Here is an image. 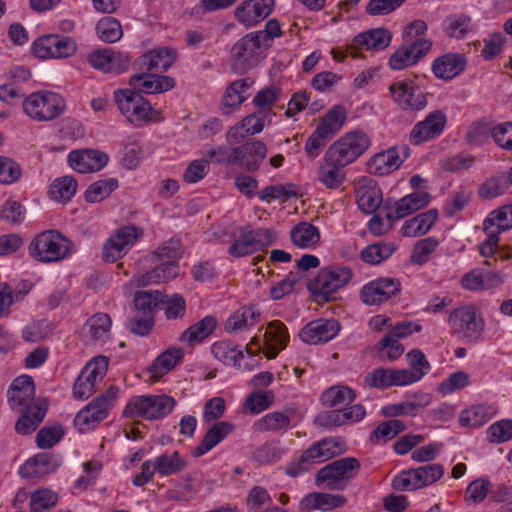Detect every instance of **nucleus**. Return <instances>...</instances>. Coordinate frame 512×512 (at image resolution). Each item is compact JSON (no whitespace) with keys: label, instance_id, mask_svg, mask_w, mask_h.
<instances>
[{"label":"nucleus","instance_id":"nucleus-1","mask_svg":"<svg viewBox=\"0 0 512 512\" xmlns=\"http://www.w3.org/2000/svg\"><path fill=\"white\" fill-rule=\"evenodd\" d=\"M8 402L11 408L21 415L15 425L17 433L27 435L34 432L46 415L44 402L35 401V385L29 375L15 378L8 390Z\"/></svg>","mask_w":512,"mask_h":512},{"label":"nucleus","instance_id":"nucleus-2","mask_svg":"<svg viewBox=\"0 0 512 512\" xmlns=\"http://www.w3.org/2000/svg\"><path fill=\"white\" fill-rule=\"evenodd\" d=\"M28 255L41 264L57 263L75 253L73 242L56 229L36 234L28 244Z\"/></svg>","mask_w":512,"mask_h":512},{"label":"nucleus","instance_id":"nucleus-3","mask_svg":"<svg viewBox=\"0 0 512 512\" xmlns=\"http://www.w3.org/2000/svg\"><path fill=\"white\" fill-rule=\"evenodd\" d=\"M114 100L125 119L135 127L161 120V113L138 92L125 88L114 91Z\"/></svg>","mask_w":512,"mask_h":512},{"label":"nucleus","instance_id":"nucleus-4","mask_svg":"<svg viewBox=\"0 0 512 512\" xmlns=\"http://www.w3.org/2000/svg\"><path fill=\"white\" fill-rule=\"evenodd\" d=\"M65 107L63 96L50 90L32 92L22 101L25 115L36 122L56 119L65 111Z\"/></svg>","mask_w":512,"mask_h":512},{"label":"nucleus","instance_id":"nucleus-5","mask_svg":"<svg viewBox=\"0 0 512 512\" xmlns=\"http://www.w3.org/2000/svg\"><path fill=\"white\" fill-rule=\"evenodd\" d=\"M483 229L486 239L479 246V253L484 258L494 256L499 246V235L512 229V205L501 206L485 218Z\"/></svg>","mask_w":512,"mask_h":512},{"label":"nucleus","instance_id":"nucleus-6","mask_svg":"<svg viewBox=\"0 0 512 512\" xmlns=\"http://www.w3.org/2000/svg\"><path fill=\"white\" fill-rule=\"evenodd\" d=\"M175 404V400L168 395H140L128 401L123 413L131 418L160 419L167 416Z\"/></svg>","mask_w":512,"mask_h":512},{"label":"nucleus","instance_id":"nucleus-7","mask_svg":"<svg viewBox=\"0 0 512 512\" xmlns=\"http://www.w3.org/2000/svg\"><path fill=\"white\" fill-rule=\"evenodd\" d=\"M353 272L348 266L330 265L323 267L312 283V291L325 301L335 299V294L352 279Z\"/></svg>","mask_w":512,"mask_h":512},{"label":"nucleus","instance_id":"nucleus-8","mask_svg":"<svg viewBox=\"0 0 512 512\" xmlns=\"http://www.w3.org/2000/svg\"><path fill=\"white\" fill-rule=\"evenodd\" d=\"M118 389L110 388L82 408L74 419L76 429L82 433L94 429L103 421L117 399Z\"/></svg>","mask_w":512,"mask_h":512},{"label":"nucleus","instance_id":"nucleus-9","mask_svg":"<svg viewBox=\"0 0 512 512\" xmlns=\"http://www.w3.org/2000/svg\"><path fill=\"white\" fill-rule=\"evenodd\" d=\"M448 324L455 333L473 342L481 339L485 327L482 315L474 306L453 309L449 314Z\"/></svg>","mask_w":512,"mask_h":512},{"label":"nucleus","instance_id":"nucleus-10","mask_svg":"<svg viewBox=\"0 0 512 512\" xmlns=\"http://www.w3.org/2000/svg\"><path fill=\"white\" fill-rule=\"evenodd\" d=\"M369 146L368 135L361 130H354L342 135L327 151L348 166L366 152Z\"/></svg>","mask_w":512,"mask_h":512},{"label":"nucleus","instance_id":"nucleus-11","mask_svg":"<svg viewBox=\"0 0 512 512\" xmlns=\"http://www.w3.org/2000/svg\"><path fill=\"white\" fill-rule=\"evenodd\" d=\"M108 370V359L105 356H97L90 360L75 380L73 385V397L84 400L93 395L96 386L102 381Z\"/></svg>","mask_w":512,"mask_h":512},{"label":"nucleus","instance_id":"nucleus-12","mask_svg":"<svg viewBox=\"0 0 512 512\" xmlns=\"http://www.w3.org/2000/svg\"><path fill=\"white\" fill-rule=\"evenodd\" d=\"M358 469L359 462L357 459L342 458L320 469L316 480L330 489H343Z\"/></svg>","mask_w":512,"mask_h":512},{"label":"nucleus","instance_id":"nucleus-13","mask_svg":"<svg viewBox=\"0 0 512 512\" xmlns=\"http://www.w3.org/2000/svg\"><path fill=\"white\" fill-rule=\"evenodd\" d=\"M77 49L75 41L66 36L49 34L36 39L32 44L33 54L41 59H60L72 56Z\"/></svg>","mask_w":512,"mask_h":512},{"label":"nucleus","instance_id":"nucleus-14","mask_svg":"<svg viewBox=\"0 0 512 512\" xmlns=\"http://www.w3.org/2000/svg\"><path fill=\"white\" fill-rule=\"evenodd\" d=\"M140 236V231L134 226H124L118 229L103 245V260L107 263H115L123 258Z\"/></svg>","mask_w":512,"mask_h":512},{"label":"nucleus","instance_id":"nucleus-15","mask_svg":"<svg viewBox=\"0 0 512 512\" xmlns=\"http://www.w3.org/2000/svg\"><path fill=\"white\" fill-rule=\"evenodd\" d=\"M342 452L343 445L339 440L333 438L321 440L301 455L298 468L296 470L292 467L289 468L288 474L295 477L301 471L307 470L309 465L328 461Z\"/></svg>","mask_w":512,"mask_h":512},{"label":"nucleus","instance_id":"nucleus-16","mask_svg":"<svg viewBox=\"0 0 512 512\" xmlns=\"http://www.w3.org/2000/svg\"><path fill=\"white\" fill-rule=\"evenodd\" d=\"M408 146H392L386 150L374 154L367 163L370 174L385 176L396 171L409 157Z\"/></svg>","mask_w":512,"mask_h":512},{"label":"nucleus","instance_id":"nucleus-17","mask_svg":"<svg viewBox=\"0 0 512 512\" xmlns=\"http://www.w3.org/2000/svg\"><path fill=\"white\" fill-rule=\"evenodd\" d=\"M264 39L265 35L262 32H252L235 43L232 48V58L238 72H245L255 64Z\"/></svg>","mask_w":512,"mask_h":512},{"label":"nucleus","instance_id":"nucleus-18","mask_svg":"<svg viewBox=\"0 0 512 512\" xmlns=\"http://www.w3.org/2000/svg\"><path fill=\"white\" fill-rule=\"evenodd\" d=\"M394 102L406 110H421L427 105L425 94L411 79H403L389 86Z\"/></svg>","mask_w":512,"mask_h":512},{"label":"nucleus","instance_id":"nucleus-19","mask_svg":"<svg viewBox=\"0 0 512 512\" xmlns=\"http://www.w3.org/2000/svg\"><path fill=\"white\" fill-rule=\"evenodd\" d=\"M275 238V233L270 229L250 230L235 240L229 247L228 252L236 258L250 255L272 245Z\"/></svg>","mask_w":512,"mask_h":512},{"label":"nucleus","instance_id":"nucleus-20","mask_svg":"<svg viewBox=\"0 0 512 512\" xmlns=\"http://www.w3.org/2000/svg\"><path fill=\"white\" fill-rule=\"evenodd\" d=\"M400 292V282L394 278L381 277L369 281L360 291V297L366 305H380Z\"/></svg>","mask_w":512,"mask_h":512},{"label":"nucleus","instance_id":"nucleus-21","mask_svg":"<svg viewBox=\"0 0 512 512\" xmlns=\"http://www.w3.org/2000/svg\"><path fill=\"white\" fill-rule=\"evenodd\" d=\"M275 0H244L234 10V17L245 28L265 20L273 11Z\"/></svg>","mask_w":512,"mask_h":512},{"label":"nucleus","instance_id":"nucleus-22","mask_svg":"<svg viewBox=\"0 0 512 512\" xmlns=\"http://www.w3.org/2000/svg\"><path fill=\"white\" fill-rule=\"evenodd\" d=\"M89 64L103 72L120 74L126 71L131 58L127 53L112 48H103L92 51L88 56Z\"/></svg>","mask_w":512,"mask_h":512},{"label":"nucleus","instance_id":"nucleus-23","mask_svg":"<svg viewBox=\"0 0 512 512\" xmlns=\"http://www.w3.org/2000/svg\"><path fill=\"white\" fill-rule=\"evenodd\" d=\"M69 167L78 173H94L103 169L108 161V155L97 149L72 150L67 156Z\"/></svg>","mask_w":512,"mask_h":512},{"label":"nucleus","instance_id":"nucleus-24","mask_svg":"<svg viewBox=\"0 0 512 512\" xmlns=\"http://www.w3.org/2000/svg\"><path fill=\"white\" fill-rule=\"evenodd\" d=\"M346 166L326 151L316 171L318 182L326 189H340L346 179Z\"/></svg>","mask_w":512,"mask_h":512},{"label":"nucleus","instance_id":"nucleus-25","mask_svg":"<svg viewBox=\"0 0 512 512\" xmlns=\"http://www.w3.org/2000/svg\"><path fill=\"white\" fill-rule=\"evenodd\" d=\"M447 118L442 111L429 113L426 118L416 123L410 132V142L414 145L439 137L446 126Z\"/></svg>","mask_w":512,"mask_h":512},{"label":"nucleus","instance_id":"nucleus-26","mask_svg":"<svg viewBox=\"0 0 512 512\" xmlns=\"http://www.w3.org/2000/svg\"><path fill=\"white\" fill-rule=\"evenodd\" d=\"M432 47L430 40H423L410 45L403 43L389 58V66L392 70H402L415 65Z\"/></svg>","mask_w":512,"mask_h":512},{"label":"nucleus","instance_id":"nucleus-27","mask_svg":"<svg viewBox=\"0 0 512 512\" xmlns=\"http://www.w3.org/2000/svg\"><path fill=\"white\" fill-rule=\"evenodd\" d=\"M339 330L340 325L335 319H317L303 327L299 337L304 343L316 345L332 340Z\"/></svg>","mask_w":512,"mask_h":512},{"label":"nucleus","instance_id":"nucleus-28","mask_svg":"<svg viewBox=\"0 0 512 512\" xmlns=\"http://www.w3.org/2000/svg\"><path fill=\"white\" fill-rule=\"evenodd\" d=\"M272 120L271 114L256 110L233 126L227 133V139L231 143H238L245 136L261 133L266 125L272 123Z\"/></svg>","mask_w":512,"mask_h":512},{"label":"nucleus","instance_id":"nucleus-29","mask_svg":"<svg viewBox=\"0 0 512 512\" xmlns=\"http://www.w3.org/2000/svg\"><path fill=\"white\" fill-rule=\"evenodd\" d=\"M261 330H263V353L268 359H274L288 345L290 340L288 329L282 322L274 320Z\"/></svg>","mask_w":512,"mask_h":512},{"label":"nucleus","instance_id":"nucleus-30","mask_svg":"<svg viewBox=\"0 0 512 512\" xmlns=\"http://www.w3.org/2000/svg\"><path fill=\"white\" fill-rule=\"evenodd\" d=\"M129 85L139 94H156L171 90L175 81L169 76L137 73L130 77Z\"/></svg>","mask_w":512,"mask_h":512},{"label":"nucleus","instance_id":"nucleus-31","mask_svg":"<svg viewBox=\"0 0 512 512\" xmlns=\"http://www.w3.org/2000/svg\"><path fill=\"white\" fill-rule=\"evenodd\" d=\"M497 413L498 408L495 404H473L461 411L459 424L465 428H478L494 418Z\"/></svg>","mask_w":512,"mask_h":512},{"label":"nucleus","instance_id":"nucleus-32","mask_svg":"<svg viewBox=\"0 0 512 512\" xmlns=\"http://www.w3.org/2000/svg\"><path fill=\"white\" fill-rule=\"evenodd\" d=\"M439 213L436 209L425 212L405 220L399 230L403 237L416 238L427 234L435 225Z\"/></svg>","mask_w":512,"mask_h":512},{"label":"nucleus","instance_id":"nucleus-33","mask_svg":"<svg viewBox=\"0 0 512 512\" xmlns=\"http://www.w3.org/2000/svg\"><path fill=\"white\" fill-rule=\"evenodd\" d=\"M260 319V311L253 305L242 306L231 314L224 324L228 333H244L252 329Z\"/></svg>","mask_w":512,"mask_h":512},{"label":"nucleus","instance_id":"nucleus-34","mask_svg":"<svg viewBox=\"0 0 512 512\" xmlns=\"http://www.w3.org/2000/svg\"><path fill=\"white\" fill-rule=\"evenodd\" d=\"M158 262L153 270L147 272L146 274L135 276L132 280V283L135 287H144L150 284H160L166 283L174 278H176L179 274V266L177 263L171 262H163V261H154Z\"/></svg>","mask_w":512,"mask_h":512},{"label":"nucleus","instance_id":"nucleus-35","mask_svg":"<svg viewBox=\"0 0 512 512\" xmlns=\"http://www.w3.org/2000/svg\"><path fill=\"white\" fill-rule=\"evenodd\" d=\"M357 204L366 214L373 213L382 203V192L371 179H364L356 186Z\"/></svg>","mask_w":512,"mask_h":512},{"label":"nucleus","instance_id":"nucleus-36","mask_svg":"<svg viewBox=\"0 0 512 512\" xmlns=\"http://www.w3.org/2000/svg\"><path fill=\"white\" fill-rule=\"evenodd\" d=\"M466 66V60L459 53H447L436 58L432 63L434 75L443 80H450L459 75Z\"/></svg>","mask_w":512,"mask_h":512},{"label":"nucleus","instance_id":"nucleus-37","mask_svg":"<svg viewBox=\"0 0 512 512\" xmlns=\"http://www.w3.org/2000/svg\"><path fill=\"white\" fill-rule=\"evenodd\" d=\"M177 57L176 51L171 47H158L146 52L139 58L141 69L148 71H166L172 66Z\"/></svg>","mask_w":512,"mask_h":512},{"label":"nucleus","instance_id":"nucleus-38","mask_svg":"<svg viewBox=\"0 0 512 512\" xmlns=\"http://www.w3.org/2000/svg\"><path fill=\"white\" fill-rule=\"evenodd\" d=\"M391 40L392 34L390 31L384 28H375L356 35L352 47L378 51L388 47Z\"/></svg>","mask_w":512,"mask_h":512},{"label":"nucleus","instance_id":"nucleus-39","mask_svg":"<svg viewBox=\"0 0 512 512\" xmlns=\"http://www.w3.org/2000/svg\"><path fill=\"white\" fill-rule=\"evenodd\" d=\"M184 352L179 347H169L163 351L152 363L149 373L154 381L160 380L173 370L183 359Z\"/></svg>","mask_w":512,"mask_h":512},{"label":"nucleus","instance_id":"nucleus-40","mask_svg":"<svg viewBox=\"0 0 512 512\" xmlns=\"http://www.w3.org/2000/svg\"><path fill=\"white\" fill-rule=\"evenodd\" d=\"M410 369H400L407 385L419 382L431 370V365L425 354L419 349H413L406 354Z\"/></svg>","mask_w":512,"mask_h":512},{"label":"nucleus","instance_id":"nucleus-41","mask_svg":"<svg viewBox=\"0 0 512 512\" xmlns=\"http://www.w3.org/2000/svg\"><path fill=\"white\" fill-rule=\"evenodd\" d=\"M403 375L400 369L377 368L365 376L364 382L367 386L378 389L407 386Z\"/></svg>","mask_w":512,"mask_h":512},{"label":"nucleus","instance_id":"nucleus-42","mask_svg":"<svg viewBox=\"0 0 512 512\" xmlns=\"http://www.w3.org/2000/svg\"><path fill=\"white\" fill-rule=\"evenodd\" d=\"M290 239L300 249H315L321 240L318 227L309 222H300L290 231Z\"/></svg>","mask_w":512,"mask_h":512},{"label":"nucleus","instance_id":"nucleus-43","mask_svg":"<svg viewBox=\"0 0 512 512\" xmlns=\"http://www.w3.org/2000/svg\"><path fill=\"white\" fill-rule=\"evenodd\" d=\"M234 425L228 421H220L212 425L204 435L201 443L195 448L194 455L202 456L223 441L232 431Z\"/></svg>","mask_w":512,"mask_h":512},{"label":"nucleus","instance_id":"nucleus-44","mask_svg":"<svg viewBox=\"0 0 512 512\" xmlns=\"http://www.w3.org/2000/svg\"><path fill=\"white\" fill-rule=\"evenodd\" d=\"M253 85L254 80L249 77L233 81L226 88L222 99L223 107L230 109L240 107V105L248 99Z\"/></svg>","mask_w":512,"mask_h":512},{"label":"nucleus","instance_id":"nucleus-45","mask_svg":"<svg viewBox=\"0 0 512 512\" xmlns=\"http://www.w3.org/2000/svg\"><path fill=\"white\" fill-rule=\"evenodd\" d=\"M431 196L426 191H415L403 196L395 203V216L397 219L411 215L430 203Z\"/></svg>","mask_w":512,"mask_h":512},{"label":"nucleus","instance_id":"nucleus-46","mask_svg":"<svg viewBox=\"0 0 512 512\" xmlns=\"http://www.w3.org/2000/svg\"><path fill=\"white\" fill-rule=\"evenodd\" d=\"M77 189V180L71 175H64L55 178L51 182L48 195L51 200L57 203L66 204L75 196Z\"/></svg>","mask_w":512,"mask_h":512},{"label":"nucleus","instance_id":"nucleus-47","mask_svg":"<svg viewBox=\"0 0 512 512\" xmlns=\"http://www.w3.org/2000/svg\"><path fill=\"white\" fill-rule=\"evenodd\" d=\"M217 321L212 316H206L186 329L180 336V341L193 346L206 339L216 328Z\"/></svg>","mask_w":512,"mask_h":512},{"label":"nucleus","instance_id":"nucleus-48","mask_svg":"<svg viewBox=\"0 0 512 512\" xmlns=\"http://www.w3.org/2000/svg\"><path fill=\"white\" fill-rule=\"evenodd\" d=\"M142 160V150L139 137L136 134L128 135L122 141L119 161L122 167L132 170L139 166Z\"/></svg>","mask_w":512,"mask_h":512},{"label":"nucleus","instance_id":"nucleus-49","mask_svg":"<svg viewBox=\"0 0 512 512\" xmlns=\"http://www.w3.org/2000/svg\"><path fill=\"white\" fill-rule=\"evenodd\" d=\"M346 116L347 111L344 106L334 105L323 115L316 128L332 138L344 126Z\"/></svg>","mask_w":512,"mask_h":512},{"label":"nucleus","instance_id":"nucleus-50","mask_svg":"<svg viewBox=\"0 0 512 512\" xmlns=\"http://www.w3.org/2000/svg\"><path fill=\"white\" fill-rule=\"evenodd\" d=\"M345 503V498L342 495H333L328 493H310L301 501L302 509L307 510H331L341 507Z\"/></svg>","mask_w":512,"mask_h":512},{"label":"nucleus","instance_id":"nucleus-51","mask_svg":"<svg viewBox=\"0 0 512 512\" xmlns=\"http://www.w3.org/2000/svg\"><path fill=\"white\" fill-rule=\"evenodd\" d=\"M211 353L224 365L233 367H240V360L244 357L241 347L224 340L213 343Z\"/></svg>","mask_w":512,"mask_h":512},{"label":"nucleus","instance_id":"nucleus-52","mask_svg":"<svg viewBox=\"0 0 512 512\" xmlns=\"http://www.w3.org/2000/svg\"><path fill=\"white\" fill-rule=\"evenodd\" d=\"M241 163L248 170L258 169L260 163L267 155V147L261 141H253L239 147Z\"/></svg>","mask_w":512,"mask_h":512},{"label":"nucleus","instance_id":"nucleus-53","mask_svg":"<svg viewBox=\"0 0 512 512\" xmlns=\"http://www.w3.org/2000/svg\"><path fill=\"white\" fill-rule=\"evenodd\" d=\"M281 96L282 90L280 87L275 85L267 86L256 92L252 99V104L258 111L271 114L273 119L276 114L272 111V108L277 105Z\"/></svg>","mask_w":512,"mask_h":512},{"label":"nucleus","instance_id":"nucleus-54","mask_svg":"<svg viewBox=\"0 0 512 512\" xmlns=\"http://www.w3.org/2000/svg\"><path fill=\"white\" fill-rule=\"evenodd\" d=\"M97 37L105 43H116L123 37L120 21L114 17H102L95 26Z\"/></svg>","mask_w":512,"mask_h":512},{"label":"nucleus","instance_id":"nucleus-55","mask_svg":"<svg viewBox=\"0 0 512 512\" xmlns=\"http://www.w3.org/2000/svg\"><path fill=\"white\" fill-rule=\"evenodd\" d=\"M112 321L108 314L97 313L87 322L90 338L101 344L110 339Z\"/></svg>","mask_w":512,"mask_h":512},{"label":"nucleus","instance_id":"nucleus-56","mask_svg":"<svg viewBox=\"0 0 512 512\" xmlns=\"http://www.w3.org/2000/svg\"><path fill=\"white\" fill-rule=\"evenodd\" d=\"M443 30L450 37L462 39L472 30L471 18L463 13L450 15L443 22Z\"/></svg>","mask_w":512,"mask_h":512},{"label":"nucleus","instance_id":"nucleus-57","mask_svg":"<svg viewBox=\"0 0 512 512\" xmlns=\"http://www.w3.org/2000/svg\"><path fill=\"white\" fill-rule=\"evenodd\" d=\"M366 415L365 408L360 404H355L344 409H337L327 414L329 423L340 426L347 423L359 422Z\"/></svg>","mask_w":512,"mask_h":512},{"label":"nucleus","instance_id":"nucleus-58","mask_svg":"<svg viewBox=\"0 0 512 512\" xmlns=\"http://www.w3.org/2000/svg\"><path fill=\"white\" fill-rule=\"evenodd\" d=\"M396 250L393 243H374L361 250V259L368 264L376 265L388 259Z\"/></svg>","mask_w":512,"mask_h":512},{"label":"nucleus","instance_id":"nucleus-59","mask_svg":"<svg viewBox=\"0 0 512 512\" xmlns=\"http://www.w3.org/2000/svg\"><path fill=\"white\" fill-rule=\"evenodd\" d=\"M153 459L157 468V474L161 476L177 474L185 467V461L177 451L161 454Z\"/></svg>","mask_w":512,"mask_h":512},{"label":"nucleus","instance_id":"nucleus-60","mask_svg":"<svg viewBox=\"0 0 512 512\" xmlns=\"http://www.w3.org/2000/svg\"><path fill=\"white\" fill-rule=\"evenodd\" d=\"M118 187L115 178L100 179L89 185L85 192V199L89 203H98L107 198Z\"/></svg>","mask_w":512,"mask_h":512},{"label":"nucleus","instance_id":"nucleus-61","mask_svg":"<svg viewBox=\"0 0 512 512\" xmlns=\"http://www.w3.org/2000/svg\"><path fill=\"white\" fill-rule=\"evenodd\" d=\"M406 426L404 422L396 419L380 423L371 434V442L386 443L395 438L400 432L404 431Z\"/></svg>","mask_w":512,"mask_h":512},{"label":"nucleus","instance_id":"nucleus-62","mask_svg":"<svg viewBox=\"0 0 512 512\" xmlns=\"http://www.w3.org/2000/svg\"><path fill=\"white\" fill-rule=\"evenodd\" d=\"M354 391L347 386H334L326 390L321 397L322 402L329 406L347 405L355 400Z\"/></svg>","mask_w":512,"mask_h":512},{"label":"nucleus","instance_id":"nucleus-63","mask_svg":"<svg viewBox=\"0 0 512 512\" xmlns=\"http://www.w3.org/2000/svg\"><path fill=\"white\" fill-rule=\"evenodd\" d=\"M471 383L470 376L465 371H456L444 379L438 386L437 392L443 396H448L458 390L464 389Z\"/></svg>","mask_w":512,"mask_h":512},{"label":"nucleus","instance_id":"nucleus-64","mask_svg":"<svg viewBox=\"0 0 512 512\" xmlns=\"http://www.w3.org/2000/svg\"><path fill=\"white\" fill-rule=\"evenodd\" d=\"M439 241L435 237H427L418 241L411 254V261L414 264L427 263L433 253L437 250Z\"/></svg>","mask_w":512,"mask_h":512}]
</instances>
